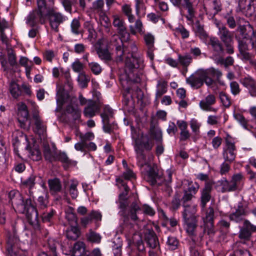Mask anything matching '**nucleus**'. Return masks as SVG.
Masks as SVG:
<instances>
[{"instance_id":"nucleus-19","label":"nucleus","mask_w":256,"mask_h":256,"mask_svg":"<svg viewBox=\"0 0 256 256\" xmlns=\"http://www.w3.org/2000/svg\"><path fill=\"white\" fill-rule=\"evenodd\" d=\"M18 106V120L20 128L26 129V122H27L29 113L27 106L23 102H20L17 104Z\"/></svg>"},{"instance_id":"nucleus-43","label":"nucleus","mask_w":256,"mask_h":256,"mask_svg":"<svg viewBox=\"0 0 256 256\" xmlns=\"http://www.w3.org/2000/svg\"><path fill=\"white\" fill-rule=\"evenodd\" d=\"M83 26L88 33L87 39L91 41L96 34L93 24L90 21H86L84 23Z\"/></svg>"},{"instance_id":"nucleus-53","label":"nucleus","mask_w":256,"mask_h":256,"mask_svg":"<svg viewBox=\"0 0 256 256\" xmlns=\"http://www.w3.org/2000/svg\"><path fill=\"white\" fill-rule=\"evenodd\" d=\"M66 218L71 223L77 222V218L74 212V210L72 208H70L66 212Z\"/></svg>"},{"instance_id":"nucleus-32","label":"nucleus","mask_w":256,"mask_h":256,"mask_svg":"<svg viewBox=\"0 0 256 256\" xmlns=\"http://www.w3.org/2000/svg\"><path fill=\"white\" fill-rule=\"evenodd\" d=\"M48 184L50 193L56 194L60 192L62 189V185L60 180L58 178H54L48 180Z\"/></svg>"},{"instance_id":"nucleus-28","label":"nucleus","mask_w":256,"mask_h":256,"mask_svg":"<svg viewBox=\"0 0 256 256\" xmlns=\"http://www.w3.org/2000/svg\"><path fill=\"white\" fill-rule=\"evenodd\" d=\"M126 16L127 17L130 23L135 22L134 26L132 25L130 26V30L132 34H136V31L138 32L142 31V24L140 18L136 20V16L132 14V12L126 14Z\"/></svg>"},{"instance_id":"nucleus-59","label":"nucleus","mask_w":256,"mask_h":256,"mask_svg":"<svg viewBox=\"0 0 256 256\" xmlns=\"http://www.w3.org/2000/svg\"><path fill=\"white\" fill-rule=\"evenodd\" d=\"M224 18L226 20V24L230 28L234 29L236 28V22L232 15L228 13L224 16Z\"/></svg>"},{"instance_id":"nucleus-49","label":"nucleus","mask_w":256,"mask_h":256,"mask_svg":"<svg viewBox=\"0 0 256 256\" xmlns=\"http://www.w3.org/2000/svg\"><path fill=\"white\" fill-rule=\"evenodd\" d=\"M87 240L92 242L99 243L101 240L100 235L90 230L86 234Z\"/></svg>"},{"instance_id":"nucleus-60","label":"nucleus","mask_w":256,"mask_h":256,"mask_svg":"<svg viewBox=\"0 0 256 256\" xmlns=\"http://www.w3.org/2000/svg\"><path fill=\"white\" fill-rule=\"evenodd\" d=\"M78 185V182L73 181L70 184L69 188V192L72 198L75 199L78 196V191L77 190V186Z\"/></svg>"},{"instance_id":"nucleus-55","label":"nucleus","mask_w":256,"mask_h":256,"mask_svg":"<svg viewBox=\"0 0 256 256\" xmlns=\"http://www.w3.org/2000/svg\"><path fill=\"white\" fill-rule=\"evenodd\" d=\"M168 248L170 250H175L178 247V241L176 237L168 236L166 242Z\"/></svg>"},{"instance_id":"nucleus-52","label":"nucleus","mask_w":256,"mask_h":256,"mask_svg":"<svg viewBox=\"0 0 256 256\" xmlns=\"http://www.w3.org/2000/svg\"><path fill=\"white\" fill-rule=\"evenodd\" d=\"M136 13L139 16L141 12L146 14V6L143 0H136Z\"/></svg>"},{"instance_id":"nucleus-17","label":"nucleus","mask_w":256,"mask_h":256,"mask_svg":"<svg viewBox=\"0 0 256 256\" xmlns=\"http://www.w3.org/2000/svg\"><path fill=\"white\" fill-rule=\"evenodd\" d=\"M208 45L215 56H222L226 52L224 44L216 37H210Z\"/></svg>"},{"instance_id":"nucleus-45","label":"nucleus","mask_w":256,"mask_h":256,"mask_svg":"<svg viewBox=\"0 0 256 256\" xmlns=\"http://www.w3.org/2000/svg\"><path fill=\"white\" fill-rule=\"evenodd\" d=\"M58 242L54 238H48L44 246L49 249V252L56 256V246Z\"/></svg>"},{"instance_id":"nucleus-50","label":"nucleus","mask_w":256,"mask_h":256,"mask_svg":"<svg viewBox=\"0 0 256 256\" xmlns=\"http://www.w3.org/2000/svg\"><path fill=\"white\" fill-rule=\"evenodd\" d=\"M90 77L86 75L84 72H80L78 74V80L79 85L82 88H86L88 86V83L90 82Z\"/></svg>"},{"instance_id":"nucleus-7","label":"nucleus","mask_w":256,"mask_h":256,"mask_svg":"<svg viewBox=\"0 0 256 256\" xmlns=\"http://www.w3.org/2000/svg\"><path fill=\"white\" fill-rule=\"evenodd\" d=\"M204 209V216L202 218L204 227L202 232L200 233L199 238L196 240L197 241H202L205 233H206L210 237H212L216 232L214 224V208L210 206L208 208H206Z\"/></svg>"},{"instance_id":"nucleus-27","label":"nucleus","mask_w":256,"mask_h":256,"mask_svg":"<svg viewBox=\"0 0 256 256\" xmlns=\"http://www.w3.org/2000/svg\"><path fill=\"white\" fill-rule=\"evenodd\" d=\"M144 240L152 248H155L159 244L158 238L152 230H146L144 234Z\"/></svg>"},{"instance_id":"nucleus-46","label":"nucleus","mask_w":256,"mask_h":256,"mask_svg":"<svg viewBox=\"0 0 256 256\" xmlns=\"http://www.w3.org/2000/svg\"><path fill=\"white\" fill-rule=\"evenodd\" d=\"M68 114H71L74 120H79L80 117V111L78 108H74L71 104L68 105L66 110Z\"/></svg>"},{"instance_id":"nucleus-47","label":"nucleus","mask_w":256,"mask_h":256,"mask_svg":"<svg viewBox=\"0 0 256 256\" xmlns=\"http://www.w3.org/2000/svg\"><path fill=\"white\" fill-rule=\"evenodd\" d=\"M246 15L248 16L256 15V0H250L249 3L246 8Z\"/></svg>"},{"instance_id":"nucleus-24","label":"nucleus","mask_w":256,"mask_h":256,"mask_svg":"<svg viewBox=\"0 0 256 256\" xmlns=\"http://www.w3.org/2000/svg\"><path fill=\"white\" fill-rule=\"evenodd\" d=\"M236 32L238 34V38H240L241 39H248L252 35H254L256 32H254L253 27L248 22L247 24L241 25L240 24L236 30Z\"/></svg>"},{"instance_id":"nucleus-5","label":"nucleus","mask_w":256,"mask_h":256,"mask_svg":"<svg viewBox=\"0 0 256 256\" xmlns=\"http://www.w3.org/2000/svg\"><path fill=\"white\" fill-rule=\"evenodd\" d=\"M134 146L136 153V158L138 166L142 168L146 164V156L144 150L150 151L154 146V142L150 140L148 135H142V139L132 136Z\"/></svg>"},{"instance_id":"nucleus-11","label":"nucleus","mask_w":256,"mask_h":256,"mask_svg":"<svg viewBox=\"0 0 256 256\" xmlns=\"http://www.w3.org/2000/svg\"><path fill=\"white\" fill-rule=\"evenodd\" d=\"M48 16L50 26L51 28L55 32L59 31V26L66 20V17L60 12H56L54 8L48 10L46 17Z\"/></svg>"},{"instance_id":"nucleus-10","label":"nucleus","mask_w":256,"mask_h":256,"mask_svg":"<svg viewBox=\"0 0 256 256\" xmlns=\"http://www.w3.org/2000/svg\"><path fill=\"white\" fill-rule=\"evenodd\" d=\"M46 10L37 8L30 12L26 19V24L30 27H34L38 24H44L46 20Z\"/></svg>"},{"instance_id":"nucleus-40","label":"nucleus","mask_w":256,"mask_h":256,"mask_svg":"<svg viewBox=\"0 0 256 256\" xmlns=\"http://www.w3.org/2000/svg\"><path fill=\"white\" fill-rule=\"evenodd\" d=\"M59 161L62 163L64 166H68L72 164V160L64 152H58L54 158V162Z\"/></svg>"},{"instance_id":"nucleus-4","label":"nucleus","mask_w":256,"mask_h":256,"mask_svg":"<svg viewBox=\"0 0 256 256\" xmlns=\"http://www.w3.org/2000/svg\"><path fill=\"white\" fill-rule=\"evenodd\" d=\"M222 76V72L213 68L207 70H198L186 78V82L192 88L198 89L205 83L208 86H212L214 80L212 78H216L218 80Z\"/></svg>"},{"instance_id":"nucleus-63","label":"nucleus","mask_w":256,"mask_h":256,"mask_svg":"<svg viewBox=\"0 0 256 256\" xmlns=\"http://www.w3.org/2000/svg\"><path fill=\"white\" fill-rule=\"evenodd\" d=\"M88 67L92 72L96 75L100 74L102 71V68L96 62L88 63Z\"/></svg>"},{"instance_id":"nucleus-41","label":"nucleus","mask_w":256,"mask_h":256,"mask_svg":"<svg viewBox=\"0 0 256 256\" xmlns=\"http://www.w3.org/2000/svg\"><path fill=\"white\" fill-rule=\"evenodd\" d=\"M37 6L44 10L54 8V0H36Z\"/></svg>"},{"instance_id":"nucleus-12","label":"nucleus","mask_w":256,"mask_h":256,"mask_svg":"<svg viewBox=\"0 0 256 256\" xmlns=\"http://www.w3.org/2000/svg\"><path fill=\"white\" fill-rule=\"evenodd\" d=\"M226 147L224 148L222 156L225 161L232 162L236 157V148L232 137L228 134L226 138Z\"/></svg>"},{"instance_id":"nucleus-33","label":"nucleus","mask_w":256,"mask_h":256,"mask_svg":"<svg viewBox=\"0 0 256 256\" xmlns=\"http://www.w3.org/2000/svg\"><path fill=\"white\" fill-rule=\"evenodd\" d=\"M216 102V96L212 94H210L206 97L204 100L200 102V106L205 110H210L211 106L214 104Z\"/></svg>"},{"instance_id":"nucleus-36","label":"nucleus","mask_w":256,"mask_h":256,"mask_svg":"<svg viewBox=\"0 0 256 256\" xmlns=\"http://www.w3.org/2000/svg\"><path fill=\"white\" fill-rule=\"evenodd\" d=\"M96 52L99 58L105 62L112 60L111 54L107 48H103L100 46L96 48Z\"/></svg>"},{"instance_id":"nucleus-48","label":"nucleus","mask_w":256,"mask_h":256,"mask_svg":"<svg viewBox=\"0 0 256 256\" xmlns=\"http://www.w3.org/2000/svg\"><path fill=\"white\" fill-rule=\"evenodd\" d=\"M196 34L199 36V38L201 39H205L208 38V35L206 32L204 30V26L200 24V22L198 20L196 21Z\"/></svg>"},{"instance_id":"nucleus-14","label":"nucleus","mask_w":256,"mask_h":256,"mask_svg":"<svg viewBox=\"0 0 256 256\" xmlns=\"http://www.w3.org/2000/svg\"><path fill=\"white\" fill-rule=\"evenodd\" d=\"M122 38L120 35L114 34L110 42V44L115 47L116 61L117 62H122L124 60V44L123 42Z\"/></svg>"},{"instance_id":"nucleus-31","label":"nucleus","mask_w":256,"mask_h":256,"mask_svg":"<svg viewBox=\"0 0 256 256\" xmlns=\"http://www.w3.org/2000/svg\"><path fill=\"white\" fill-rule=\"evenodd\" d=\"M176 124L180 130V141H186L189 139L190 134L188 130V124L184 120H178Z\"/></svg>"},{"instance_id":"nucleus-34","label":"nucleus","mask_w":256,"mask_h":256,"mask_svg":"<svg viewBox=\"0 0 256 256\" xmlns=\"http://www.w3.org/2000/svg\"><path fill=\"white\" fill-rule=\"evenodd\" d=\"M71 32L75 35L80 34L82 38L84 30L81 28V24L79 18H74L70 23Z\"/></svg>"},{"instance_id":"nucleus-20","label":"nucleus","mask_w":256,"mask_h":256,"mask_svg":"<svg viewBox=\"0 0 256 256\" xmlns=\"http://www.w3.org/2000/svg\"><path fill=\"white\" fill-rule=\"evenodd\" d=\"M213 184L212 182H206L204 188L201 190L200 205L202 210L206 208V204L212 198L211 192Z\"/></svg>"},{"instance_id":"nucleus-3","label":"nucleus","mask_w":256,"mask_h":256,"mask_svg":"<svg viewBox=\"0 0 256 256\" xmlns=\"http://www.w3.org/2000/svg\"><path fill=\"white\" fill-rule=\"evenodd\" d=\"M116 182L117 186L120 191L118 196L119 208L121 209V210L119 212L120 215L124 218V222L127 220L129 218L133 221L138 220V218L137 214L140 211L141 209L136 202H133L130 204L128 214H127L126 212V208L128 206V194L130 190L125 180L120 178H116Z\"/></svg>"},{"instance_id":"nucleus-9","label":"nucleus","mask_w":256,"mask_h":256,"mask_svg":"<svg viewBox=\"0 0 256 256\" xmlns=\"http://www.w3.org/2000/svg\"><path fill=\"white\" fill-rule=\"evenodd\" d=\"M244 176L242 173L234 174L232 177L230 181L226 178H223L220 181L222 186V192H234L242 190V186L240 184Z\"/></svg>"},{"instance_id":"nucleus-37","label":"nucleus","mask_w":256,"mask_h":256,"mask_svg":"<svg viewBox=\"0 0 256 256\" xmlns=\"http://www.w3.org/2000/svg\"><path fill=\"white\" fill-rule=\"evenodd\" d=\"M184 208L182 212V217L184 220H188L190 218H196V208L194 206H184Z\"/></svg>"},{"instance_id":"nucleus-29","label":"nucleus","mask_w":256,"mask_h":256,"mask_svg":"<svg viewBox=\"0 0 256 256\" xmlns=\"http://www.w3.org/2000/svg\"><path fill=\"white\" fill-rule=\"evenodd\" d=\"M147 135L148 136L150 140L154 143V140L155 141L156 143L162 142V133L159 128H156L154 126H150L148 134Z\"/></svg>"},{"instance_id":"nucleus-22","label":"nucleus","mask_w":256,"mask_h":256,"mask_svg":"<svg viewBox=\"0 0 256 256\" xmlns=\"http://www.w3.org/2000/svg\"><path fill=\"white\" fill-rule=\"evenodd\" d=\"M184 223L186 226V230L188 234L192 236V240L195 244L197 241L196 240L199 238V235L196 237V230L198 227V219L197 218H190L188 220H184Z\"/></svg>"},{"instance_id":"nucleus-56","label":"nucleus","mask_w":256,"mask_h":256,"mask_svg":"<svg viewBox=\"0 0 256 256\" xmlns=\"http://www.w3.org/2000/svg\"><path fill=\"white\" fill-rule=\"evenodd\" d=\"M55 211L53 209H50L46 212H44L42 214V218L44 222H50L53 218Z\"/></svg>"},{"instance_id":"nucleus-21","label":"nucleus","mask_w":256,"mask_h":256,"mask_svg":"<svg viewBox=\"0 0 256 256\" xmlns=\"http://www.w3.org/2000/svg\"><path fill=\"white\" fill-rule=\"evenodd\" d=\"M238 43V50L240 54L242 56V60L245 62L251 60L253 58L252 54L250 53L248 50V44L244 39L236 36Z\"/></svg>"},{"instance_id":"nucleus-25","label":"nucleus","mask_w":256,"mask_h":256,"mask_svg":"<svg viewBox=\"0 0 256 256\" xmlns=\"http://www.w3.org/2000/svg\"><path fill=\"white\" fill-rule=\"evenodd\" d=\"M100 109V106L96 101L88 100L86 106L84 110V116L88 118L94 116Z\"/></svg>"},{"instance_id":"nucleus-42","label":"nucleus","mask_w":256,"mask_h":256,"mask_svg":"<svg viewBox=\"0 0 256 256\" xmlns=\"http://www.w3.org/2000/svg\"><path fill=\"white\" fill-rule=\"evenodd\" d=\"M178 61L183 68H187L192 62V58L189 54H186L184 55H178Z\"/></svg>"},{"instance_id":"nucleus-1","label":"nucleus","mask_w":256,"mask_h":256,"mask_svg":"<svg viewBox=\"0 0 256 256\" xmlns=\"http://www.w3.org/2000/svg\"><path fill=\"white\" fill-rule=\"evenodd\" d=\"M138 48L134 42H129L124 44V58H125L124 72L126 78L128 81L138 83L140 81L138 74V68H144V59L137 54Z\"/></svg>"},{"instance_id":"nucleus-51","label":"nucleus","mask_w":256,"mask_h":256,"mask_svg":"<svg viewBox=\"0 0 256 256\" xmlns=\"http://www.w3.org/2000/svg\"><path fill=\"white\" fill-rule=\"evenodd\" d=\"M219 98L224 106L228 108L232 104L230 98L226 92H220L219 93Z\"/></svg>"},{"instance_id":"nucleus-44","label":"nucleus","mask_w":256,"mask_h":256,"mask_svg":"<svg viewBox=\"0 0 256 256\" xmlns=\"http://www.w3.org/2000/svg\"><path fill=\"white\" fill-rule=\"evenodd\" d=\"M167 82L165 81L159 82L156 86V96L157 99L160 98L167 90Z\"/></svg>"},{"instance_id":"nucleus-23","label":"nucleus","mask_w":256,"mask_h":256,"mask_svg":"<svg viewBox=\"0 0 256 256\" xmlns=\"http://www.w3.org/2000/svg\"><path fill=\"white\" fill-rule=\"evenodd\" d=\"M34 120V127L33 128L34 133L38 134L40 138H44L46 132V126L41 120L39 115L36 114H33Z\"/></svg>"},{"instance_id":"nucleus-35","label":"nucleus","mask_w":256,"mask_h":256,"mask_svg":"<svg viewBox=\"0 0 256 256\" xmlns=\"http://www.w3.org/2000/svg\"><path fill=\"white\" fill-rule=\"evenodd\" d=\"M9 91L13 98H18L22 94L21 87L14 81H12L9 85Z\"/></svg>"},{"instance_id":"nucleus-62","label":"nucleus","mask_w":256,"mask_h":256,"mask_svg":"<svg viewBox=\"0 0 256 256\" xmlns=\"http://www.w3.org/2000/svg\"><path fill=\"white\" fill-rule=\"evenodd\" d=\"M201 124L196 119H192L190 121V126L192 130L195 134L198 135L200 132V127Z\"/></svg>"},{"instance_id":"nucleus-18","label":"nucleus","mask_w":256,"mask_h":256,"mask_svg":"<svg viewBox=\"0 0 256 256\" xmlns=\"http://www.w3.org/2000/svg\"><path fill=\"white\" fill-rule=\"evenodd\" d=\"M247 207V206H244L242 202H239L236 211L229 215L230 220L238 223L244 222V217L246 216L248 214L246 209Z\"/></svg>"},{"instance_id":"nucleus-26","label":"nucleus","mask_w":256,"mask_h":256,"mask_svg":"<svg viewBox=\"0 0 256 256\" xmlns=\"http://www.w3.org/2000/svg\"><path fill=\"white\" fill-rule=\"evenodd\" d=\"M241 84L247 88L249 94L256 97V80L250 76H246L240 80Z\"/></svg>"},{"instance_id":"nucleus-54","label":"nucleus","mask_w":256,"mask_h":256,"mask_svg":"<svg viewBox=\"0 0 256 256\" xmlns=\"http://www.w3.org/2000/svg\"><path fill=\"white\" fill-rule=\"evenodd\" d=\"M113 116V110L112 108L108 106H105L104 108V111L100 114L102 120H110Z\"/></svg>"},{"instance_id":"nucleus-57","label":"nucleus","mask_w":256,"mask_h":256,"mask_svg":"<svg viewBox=\"0 0 256 256\" xmlns=\"http://www.w3.org/2000/svg\"><path fill=\"white\" fill-rule=\"evenodd\" d=\"M36 176L35 175L32 174L26 180L22 182L23 186L28 188L30 190L32 188L35 184V180Z\"/></svg>"},{"instance_id":"nucleus-15","label":"nucleus","mask_w":256,"mask_h":256,"mask_svg":"<svg viewBox=\"0 0 256 256\" xmlns=\"http://www.w3.org/2000/svg\"><path fill=\"white\" fill-rule=\"evenodd\" d=\"M113 18L112 24L116 28L118 34L124 40H128L130 36V34L128 31L124 20L118 16H114Z\"/></svg>"},{"instance_id":"nucleus-2","label":"nucleus","mask_w":256,"mask_h":256,"mask_svg":"<svg viewBox=\"0 0 256 256\" xmlns=\"http://www.w3.org/2000/svg\"><path fill=\"white\" fill-rule=\"evenodd\" d=\"M12 205H14L17 210L26 216L31 224L38 222V212L30 198L24 199L22 194L17 190H10L8 194Z\"/></svg>"},{"instance_id":"nucleus-61","label":"nucleus","mask_w":256,"mask_h":256,"mask_svg":"<svg viewBox=\"0 0 256 256\" xmlns=\"http://www.w3.org/2000/svg\"><path fill=\"white\" fill-rule=\"evenodd\" d=\"M180 197L178 194H175L172 200L170 208L172 210H176L180 207Z\"/></svg>"},{"instance_id":"nucleus-58","label":"nucleus","mask_w":256,"mask_h":256,"mask_svg":"<svg viewBox=\"0 0 256 256\" xmlns=\"http://www.w3.org/2000/svg\"><path fill=\"white\" fill-rule=\"evenodd\" d=\"M194 197L191 194L188 193V192L184 191V194L181 198V201L182 204L183 206H190L191 200Z\"/></svg>"},{"instance_id":"nucleus-16","label":"nucleus","mask_w":256,"mask_h":256,"mask_svg":"<svg viewBox=\"0 0 256 256\" xmlns=\"http://www.w3.org/2000/svg\"><path fill=\"white\" fill-rule=\"evenodd\" d=\"M256 232V226L252 224L248 220H244L243 226L240 228L238 237L241 240H250L253 232Z\"/></svg>"},{"instance_id":"nucleus-39","label":"nucleus","mask_w":256,"mask_h":256,"mask_svg":"<svg viewBox=\"0 0 256 256\" xmlns=\"http://www.w3.org/2000/svg\"><path fill=\"white\" fill-rule=\"evenodd\" d=\"M80 232L77 226H72L66 231V236L68 240H75L80 236Z\"/></svg>"},{"instance_id":"nucleus-6","label":"nucleus","mask_w":256,"mask_h":256,"mask_svg":"<svg viewBox=\"0 0 256 256\" xmlns=\"http://www.w3.org/2000/svg\"><path fill=\"white\" fill-rule=\"evenodd\" d=\"M166 174V176H164L161 170L156 166H153L147 172L146 180L152 186H160L164 184L166 188H169L172 180V172L170 170H168Z\"/></svg>"},{"instance_id":"nucleus-13","label":"nucleus","mask_w":256,"mask_h":256,"mask_svg":"<svg viewBox=\"0 0 256 256\" xmlns=\"http://www.w3.org/2000/svg\"><path fill=\"white\" fill-rule=\"evenodd\" d=\"M19 246L20 240L16 234L14 232L10 234L7 240L6 249L10 256H22Z\"/></svg>"},{"instance_id":"nucleus-64","label":"nucleus","mask_w":256,"mask_h":256,"mask_svg":"<svg viewBox=\"0 0 256 256\" xmlns=\"http://www.w3.org/2000/svg\"><path fill=\"white\" fill-rule=\"evenodd\" d=\"M104 0H96L92 2V8L98 12H102L104 7Z\"/></svg>"},{"instance_id":"nucleus-38","label":"nucleus","mask_w":256,"mask_h":256,"mask_svg":"<svg viewBox=\"0 0 256 256\" xmlns=\"http://www.w3.org/2000/svg\"><path fill=\"white\" fill-rule=\"evenodd\" d=\"M184 7L188 10V15L186 16L187 20L192 22L195 15V10L193 8L192 3L190 0H183Z\"/></svg>"},{"instance_id":"nucleus-30","label":"nucleus","mask_w":256,"mask_h":256,"mask_svg":"<svg viewBox=\"0 0 256 256\" xmlns=\"http://www.w3.org/2000/svg\"><path fill=\"white\" fill-rule=\"evenodd\" d=\"M43 152L46 160L50 162H54V158L58 152L56 146H53L51 148L48 144H44Z\"/></svg>"},{"instance_id":"nucleus-8","label":"nucleus","mask_w":256,"mask_h":256,"mask_svg":"<svg viewBox=\"0 0 256 256\" xmlns=\"http://www.w3.org/2000/svg\"><path fill=\"white\" fill-rule=\"evenodd\" d=\"M216 26L218 29V34L220 41L224 44L226 52L229 54H233L234 52L233 32L223 24L217 23Z\"/></svg>"}]
</instances>
